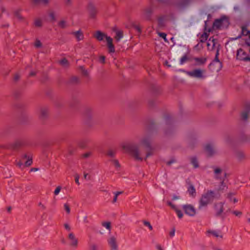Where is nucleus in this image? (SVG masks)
<instances>
[{
	"instance_id": "f257e3e1",
	"label": "nucleus",
	"mask_w": 250,
	"mask_h": 250,
	"mask_svg": "<svg viewBox=\"0 0 250 250\" xmlns=\"http://www.w3.org/2000/svg\"><path fill=\"white\" fill-rule=\"evenodd\" d=\"M164 120L166 124L164 133L166 136H170L176 130L174 119L171 115L166 114L164 116Z\"/></svg>"
},
{
	"instance_id": "f03ea898",
	"label": "nucleus",
	"mask_w": 250,
	"mask_h": 250,
	"mask_svg": "<svg viewBox=\"0 0 250 250\" xmlns=\"http://www.w3.org/2000/svg\"><path fill=\"white\" fill-rule=\"evenodd\" d=\"M215 195L214 191L211 190H208L206 193H203L199 201V209H201L203 207H207L210 202L213 201Z\"/></svg>"
},
{
	"instance_id": "7ed1b4c3",
	"label": "nucleus",
	"mask_w": 250,
	"mask_h": 250,
	"mask_svg": "<svg viewBox=\"0 0 250 250\" xmlns=\"http://www.w3.org/2000/svg\"><path fill=\"white\" fill-rule=\"evenodd\" d=\"M123 148L128 152L134 159L142 161L143 158L140 156L139 147L137 145L129 144L123 146Z\"/></svg>"
},
{
	"instance_id": "20e7f679",
	"label": "nucleus",
	"mask_w": 250,
	"mask_h": 250,
	"mask_svg": "<svg viewBox=\"0 0 250 250\" xmlns=\"http://www.w3.org/2000/svg\"><path fill=\"white\" fill-rule=\"evenodd\" d=\"M24 144L23 141L21 139L16 140L14 142L7 144L3 146L5 149L16 150L19 149Z\"/></svg>"
},
{
	"instance_id": "39448f33",
	"label": "nucleus",
	"mask_w": 250,
	"mask_h": 250,
	"mask_svg": "<svg viewBox=\"0 0 250 250\" xmlns=\"http://www.w3.org/2000/svg\"><path fill=\"white\" fill-rule=\"evenodd\" d=\"M92 112L90 107L85 108L83 111V118L85 123L88 127L92 125Z\"/></svg>"
},
{
	"instance_id": "423d86ee",
	"label": "nucleus",
	"mask_w": 250,
	"mask_h": 250,
	"mask_svg": "<svg viewBox=\"0 0 250 250\" xmlns=\"http://www.w3.org/2000/svg\"><path fill=\"white\" fill-rule=\"evenodd\" d=\"M229 24L228 18L226 16H223L221 18L216 19L213 22V25L216 29H220L223 24L228 26Z\"/></svg>"
},
{
	"instance_id": "0eeeda50",
	"label": "nucleus",
	"mask_w": 250,
	"mask_h": 250,
	"mask_svg": "<svg viewBox=\"0 0 250 250\" xmlns=\"http://www.w3.org/2000/svg\"><path fill=\"white\" fill-rule=\"evenodd\" d=\"M195 0H179L176 3V7L179 10L188 8Z\"/></svg>"
},
{
	"instance_id": "6e6552de",
	"label": "nucleus",
	"mask_w": 250,
	"mask_h": 250,
	"mask_svg": "<svg viewBox=\"0 0 250 250\" xmlns=\"http://www.w3.org/2000/svg\"><path fill=\"white\" fill-rule=\"evenodd\" d=\"M182 208L184 210L185 213L189 216L192 217L196 214V209L192 205H184L182 206Z\"/></svg>"
},
{
	"instance_id": "1a4fd4ad",
	"label": "nucleus",
	"mask_w": 250,
	"mask_h": 250,
	"mask_svg": "<svg viewBox=\"0 0 250 250\" xmlns=\"http://www.w3.org/2000/svg\"><path fill=\"white\" fill-rule=\"evenodd\" d=\"M151 138L149 136L143 137L140 140V144L147 149H151L153 147L151 146Z\"/></svg>"
},
{
	"instance_id": "9d476101",
	"label": "nucleus",
	"mask_w": 250,
	"mask_h": 250,
	"mask_svg": "<svg viewBox=\"0 0 250 250\" xmlns=\"http://www.w3.org/2000/svg\"><path fill=\"white\" fill-rule=\"evenodd\" d=\"M236 57L238 60L241 61L247 62H249V61L247 60L246 59L247 57H250V56L242 48H240L237 51Z\"/></svg>"
},
{
	"instance_id": "9b49d317",
	"label": "nucleus",
	"mask_w": 250,
	"mask_h": 250,
	"mask_svg": "<svg viewBox=\"0 0 250 250\" xmlns=\"http://www.w3.org/2000/svg\"><path fill=\"white\" fill-rule=\"evenodd\" d=\"M87 10L91 19H95L98 13V9L91 2L88 3L87 6Z\"/></svg>"
},
{
	"instance_id": "f8f14e48",
	"label": "nucleus",
	"mask_w": 250,
	"mask_h": 250,
	"mask_svg": "<svg viewBox=\"0 0 250 250\" xmlns=\"http://www.w3.org/2000/svg\"><path fill=\"white\" fill-rule=\"evenodd\" d=\"M250 113V104H246L245 106L244 110L241 112L240 115L241 120L243 122L247 121Z\"/></svg>"
},
{
	"instance_id": "ddd939ff",
	"label": "nucleus",
	"mask_w": 250,
	"mask_h": 250,
	"mask_svg": "<svg viewBox=\"0 0 250 250\" xmlns=\"http://www.w3.org/2000/svg\"><path fill=\"white\" fill-rule=\"evenodd\" d=\"M186 73L190 77L197 78H203V71L200 69H195L192 71H187Z\"/></svg>"
},
{
	"instance_id": "4468645a",
	"label": "nucleus",
	"mask_w": 250,
	"mask_h": 250,
	"mask_svg": "<svg viewBox=\"0 0 250 250\" xmlns=\"http://www.w3.org/2000/svg\"><path fill=\"white\" fill-rule=\"evenodd\" d=\"M224 204L223 202H219L214 205V209L216 211L215 216L222 217L224 213Z\"/></svg>"
},
{
	"instance_id": "2eb2a0df",
	"label": "nucleus",
	"mask_w": 250,
	"mask_h": 250,
	"mask_svg": "<svg viewBox=\"0 0 250 250\" xmlns=\"http://www.w3.org/2000/svg\"><path fill=\"white\" fill-rule=\"evenodd\" d=\"M153 13V9L151 7H148L144 9L143 17L146 21L152 20V15Z\"/></svg>"
},
{
	"instance_id": "dca6fc26",
	"label": "nucleus",
	"mask_w": 250,
	"mask_h": 250,
	"mask_svg": "<svg viewBox=\"0 0 250 250\" xmlns=\"http://www.w3.org/2000/svg\"><path fill=\"white\" fill-rule=\"evenodd\" d=\"M48 117V109L46 107H42L40 109L39 113V118L42 121L44 122Z\"/></svg>"
},
{
	"instance_id": "f3484780",
	"label": "nucleus",
	"mask_w": 250,
	"mask_h": 250,
	"mask_svg": "<svg viewBox=\"0 0 250 250\" xmlns=\"http://www.w3.org/2000/svg\"><path fill=\"white\" fill-rule=\"evenodd\" d=\"M107 242L111 250H118V247L117 244L116 239L114 236H111L108 239Z\"/></svg>"
},
{
	"instance_id": "a211bd4d",
	"label": "nucleus",
	"mask_w": 250,
	"mask_h": 250,
	"mask_svg": "<svg viewBox=\"0 0 250 250\" xmlns=\"http://www.w3.org/2000/svg\"><path fill=\"white\" fill-rule=\"evenodd\" d=\"M167 19V16L166 15H163L157 18L158 26L160 28H162L166 26V21Z\"/></svg>"
},
{
	"instance_id": "6ab92c4d",
	"label": "nucleus",
	"mask_w": 250,
	"mask_h": 250,
	"mask_svg": "<svg viewBox=\"0 0 250 250\" xmlns=\"http://www.w3.org/2000/svg\"><path fill=\"white\" fill-rule=\"evenodd\" d=\"M150 90L151 93L154 96L160 95L162 92V89L160 86L155 84H152L151 85Z\"/></svg>"
},
{
	"instance_id": "aec40b11",
	"label": "nucleus",
	"mask_w": 250,
	"mask_h": 250,
	"mask_svg": "<svg viewBox=\"0 0 250 250\" xmlns=\"http://www.w3.org/2000/svg\"><path fill=\"white\" fill-rule=\"evenodd\" d=\"M107 46L109 53H114L115 51V47L113 44V39L110 37H106Z\"/></svg>"
},
{
	"instance_id": "412c9836",
	"label": "nucleus",
	"mask_w": 250,
	"mask_h": 250,
	"mask_svg": "<svg viewBox=\"0 0 250 250\" xmlns=\"http://www.w3.org/2000/svg\"><path fill=\"white\" fill-rule=\"evenodd\" d=\"M108 37L105 34L101 32V31H97L94 35V37L95 38L99 41H102L104 38L106 40V37Z\"/></svg>"
},
{
	"instance_id": "4be33fe9",
	"label": "nucleus",
	"mask_w": 250,
	"mask_h": 250,
	"mask_svg": "<svg viewBox=\"0 0 250 250\" xmlns=\"http://www.w3.org/2000/svg\"><path fill=\"white\" fill-rule=\"evenodd\" d=\"M195 61V65L197 66L203 65L207 62V58L195 57L193 58Z\"/></svg>"
},
{
	"instance_id": "5701e85b",
	"label": "nucleus",
	"mask_w": 250,
	"mask_h": 250,
	"mask_svg": "<svg viewBox=\"0 0 250 250\" xmlns=\"http://www.w3.org/2000/svg\"><path fill=\"white\" fill-rule=\"evenodd\" d=\"M215 62L219 63V66L218 69L216 70V71L217 72H218L219 71H220L221 69V68H222V66H223L222 62L219 60V57L215 56L214 60L212 61V62H210L209 64L208 68L209 69H211V67L212 65H214Z\"/></svg>"
},
{
	"instance_id": "b1692460",
	"label": "nucleus",
	"mask_w": 250,
	"mask_h": 250,
	"mask_svg": "<svg viewBox=\"0 0 250 250\" xmlns=\"http://www.w3.org/2000/svg\"><path fill=\"white\" fill-rule=\"evenodd\" d=\"M26 159L24 162V166L29 167L31 166L33 163L32 157L28 155L27 154H24L22 156V160Z\"/></svg>"
},
{
	"instance_id": "393cba45",
	"label": "nucleus",
	"mask_w": 250,
	"mask_h": 250,
	"mask_svg": "<svg viewBox=\"0 0 250 250\" xmlns=\"http://www.w3.org/2000/svg\"><path fill=\"white\" fill-rule=\"evenodd\" d=\"M250 33V31L248 30L245 26H242V31L241 34L235 38H233L232 40H236L241 38L242 36H247Z\"/></svg>"
},
{
	"instance_id": "a878e982",
	"label": "nucleus",
	"mask_w": 250,
	"mask_h": 250,
	"mask_svg": "<svg viewBox=\"0 0 250 250\" xmlns=\"http://www.w3.org/2000/svg\"><path fill=\"white\" fill-rule=\"evenodd\" d=\"M147 127L149 131H153L157 128V125L153 120L148 121L147 123Z\"/></svg>"
},
{
	"instance_id": "bb28decb",
	"label": "nucleus",
	"mask_w": 250,
	"mask_h": 250,
	"mask_svg": "<svg viewBox=\"0 0 250 250\" xmlns=\"http://www.w3.org/2000/svg\"><path fill=\"white\" fill-rule=\"evenodd\" d=\"M188 192L189 193L190 196L192 197H195L196 196V189L194 187V186L192 184H190L188 188Z\"/></svg>"
},
{
	"instance_id": "cd10ccee",
	"label": "nucleus",
	"mask_w": 250,
	"mask_h": 250,
	"mask_svg": "<svg viewBox=\"0 0 250 250\" xmlns=\"http://www.w3.org/2000/svg\"><path fill=\"white\" fill-rule=\"evenodd\" d=\"M68 83L71 84H76L80 83V80L78 77L72 76L69 78Z\"/></svg>"
},
{
	"instance_id": "c85d7f7f",
	"label": "nucleus",
	"mask_w": 250,
	"mask_h": 250,
	"mask_svg": "<svg viewBox=\"0 0 250 250\" xmlns=\"http://www.w3.org/2000/svg\"><path fill=\"white\" fill-rule=\"evenodd\" d=\"M190 163L192 165H193V167L194 168H197L199 167V165L198 163V160L197 158L195 156L191 157L190 158Z\"/></svg>"
},
{
	"instance_id": "c756f323",
	"label": "nucleus",
	"mask_w": 250,
	"mask_h": 250,
	"mask_svg": "<svg viewBox=\"0 0 250 250\" xmlns=\"http://www.w3.org/2000/svg\"><path fill=\"white\" fill-rule=\"evenodd\" d=\"M73 34L75 35L78 41H81L83 39V35L81 30L74 32Z\"/></svg>"
},
{
	"instance_id": "7c9ffc66",
	"label": "nucleus",
	"mask_w": 250,
	"mask_h": 250,
	"mask_svg": "<svg viewBox=\"0 0 250 250\" xmlns=\"http://www.w3.org/2000/svg\"><path fill=\"white\" fill-rule=\"evenodd\" d=\"M235 155L239 161H241L245 158V155L243 152L241 151H237L235 152Z\"/></svg>"
},
{
	"instance_id": "2f4dec72",
	"label": "nucleus",
	"mask_w": 250,
	"mask_h": 250,
	"mask_svg": "<svg viewBox=\"0 0 250 250\" xmlns=\"http://www.w3.org/2000/svg\"><path fill=\"white\" fill-rule=\"evenodd\" d=\"M79 103V99L75 96H73L72 98L71 103H70V106L73 108H75L77 106V105Z\"/></svg>"
},
{
	"instance_id": "473e14b6",
	"label": "nucleus",
	"mask_w": 250,
	"mask_h": 250,
	"mask_svg": "<svg viewBox=\"0 0 250 250\" xmlns=\"http://www.w3.org/2000/svg\"><path fill=\"white\" fill-rule=\"evenodd\" d=\"M205 150L208 153L209 156H211L214 153V150L212 146L210 144H207L205 146Z\"/></svg>"
},
{
	"instance_id": "72a5a7b5",
	"label": "nucleus",
	"mask_w": 250,
	"mask_h": 250,
	"mask_svg": "<svg viewBox=\"0 0 250 250\" xmlns=\"http://www.w3.org/2000/svg\"><path fill=\"white\" fill-rule=\"evenodd\" d=\"M208 36H209V34L206 32H204L201 36H200V42H205L207 40H208Z\"/></svg>"
},
{
	"instance_id": "f704fd0d",
	"label": "nucleus",
	"mask_w": 250,
	"mask_h": 250,
	"mask_svg": "<svg viewBox=\"0 0 250 250\" xmlns=\"http://www.w3.org/2000/svg\"><path fill=\"white\" fill-rule=\"evenodd\" d=\"M22 94V90L21 89H16L13 92V96L15 99H19Z\"/></svg>"
},
{
	"instance_id": "c9c22d12",
	"label": "nucleus",
	"mask_w": 250,
	"mask_h": 250,
	"mask_svg": "<svg viewBox=\"0 0 250 250\" xmlns=\"http://www.w3.org/2000/svg\"><path fill=\"white\" fill-rule=\"evenodd\" d=\"M123 32L122 31H117L116 33L115 39L117 42H119L123 38Z\"/></svg>"
},
{
	"instance_id": "e433bc0d",
	"label": "nucleus",
	"mask_w": 250,
	"mask_h": 250,
	"mask_svg": "<svg viewBox=\"0 0 250 250\" xmlns=\"http://www.w3.org/2000/svg\"><path fill=\"white\" fill-rule=\"evenodd\" d=\"M239 140L241 142H248L250 141V136L245 134H242L240 137Z\"/></svg>"
},
{
	"instance_id": "4c0bfd02",
	"label": "nucleus",
	"mask_w": 250,
	"mask_h": 250,
	"mask_svg": "<svg viewBox=\"0 0 250 250\" xmlns=\"http://www.w3.org/2000/svg\"><path fill=\"white\" fill-rule=\"evenodd\" d=\"M207 232L208 233H210L212 234L214 236L216 237H220L221 238H222V235L218 234V232L216 230H208L207 231Z\"/></svg>"
},
{
	"instance_id": "58836bf2",
	"label": "nucleus",
	"mask_w": 250,
	"mask_h": 250,
	"mask_svg": "<svg viewBox=\"0 0 250 250\" xmlns=\"http://www.w3.org/2000/svg\"><path fill=\"white\" fill-rule=\"evenodd\" d=\"M89 140L88 139H83L82 141H81L79 144V146L82 148H84L86 146V144L88 143Z\"/></svg>"
},
{
	"instance_id": "ea45409f",
	"label": "nucleus",
	"mask_w": 250,
	"mask_h": 250,
	"mask_svg": "<svg viewBox=\"0 0 250 250\" xmlns=\"http://www.w3.org/2000/svg\"><path fill=\"white\" fill-rule=\"evenodd\" d=\"M60 64L63 66H67L69 65V62L66 58H63L60 62Z\"/></svg>"
},
{
	"instance_id": "a19ab883",
	"label": "nucleus",
	"mask_w": 250,
	"mask_h": 250,
	"mask_svg": "<svg viewBox=\"0 0 250 250\" xmlns=\"http://www.w3.org/2000/svg\"><path fill=\"white\" fill-rule=\"evenodd\" d=\"M132 27L135 29L139 33L142 32V29L139 25L136 24L135 23L132 24Z\"/></svg>"
},
{
	"instance_id": "79ce46f5",
	"label": "nucleus",
	"mask_w": 250,
	"mask_h": 250,
	"mask_svg": "<svg viewBox=\"0 0 250 250\" xmlns=\"http://www.w3.org/2000/svg\"><path fill=\"white\" fill-rule=\"evenodd\" d=\"M147 152L146 154V157L145 158V160L146 161L147 158L149 156L153 155V151L154 150V148L152 147L151 149H147Z\"/></svg>"
},
{
	"instance_id": "37998d69",
	"label": "nucleus",
	"mask_w": 250,
	"mask_h": 250,
	"mask_svg": "<svg viewBox=\"0 0 250 250\" xmlns=\"http://www.w3.org/2000/svg\"><path fill=\"white\" fill-rule=\"evenodd\" d=\"M175 211L176 212L178 217L179 218L181 219L183 216V213L182 212V211L179 209H178L177 208L174 209Z\"/></svg>"
},
{
	"instance_id": "c03bdc74",
	"label": "nucleus",
	"mask_w": 250,
	"mask_h": 250,
	"mask_svg": "<svg viewBox=\"0 0 250 250\" xmlns=\"http://www.w3.org/2000/svg\"><path fill=\"white\" fill-rule=\"evenodd\" d=\"M156 1L159 3L169 5L170 4V0H156Z\"/></svg>"
},
{
	"instance_id": "a18cd8bd",
	"label": "nucleus",
	"mask_w": 250,
	"mask_h": 250,
	"mask_svg": "<svg viewBox=\"0 0 250 250\" xmlns=\"http://www.w3.org/2000/svg\"><path fill=\"white\" fill-rule=\"evenodd\" d=\"M80 68L81 70V73H82V75L85 77H88V73L87 70L85 69L83 66H81Z\"/></svg>"
},
{
	"instance_id": "49530a36",
	"label": "nucleus",
	"mask_w": 250,
	"mask_h": 250,
	"mask_svg": "<svg viewBox=\"0 0 250 250\" xmlns=\"http://www.w3.org/2000/svg\"><path fill=\"white\" fill-rule=\"evenodd\" d=\"M20 10H17V11H16L15 12H14V15L16 17H17L19 20H22L23 18V17L21 16V15L20 14Z\"/></svg>"
},
{
	"instance_id": "de8ad7c7",
	"label": "nucleus",
	"mask_w": 250,
	"mask_h": 250,
	"mask_svg": "<svg viewBox=\"0 0 250 250\" xmlns=\"http://www.w3.org/2000/svg\"><path fill=\"white\" fill-rule=\"evenodd\" d=\"M35 4H38L42 2L44 4H47L49 2V0H32Z\"/></svg>"
},
{
	"instance_id": "09e8293b",
	"label": "nucleus",
	"mask_w": 250,
	"mask_h": 250,
	"mask_svg": "<svg viewBox=\"0 0 250 250\" xmlns=\"http://www.w3.org/2000/svg\"><path fill=\"white\" fill-rule=\"evenodd\" d=\"M34 25L36 27H40L42 26V22L41 20L37 19L35 21Z\"/></svg>"
},
{
	"instance_id": "8fccbe9b",
	"label": "nucleus",
	"mask_w": 250,
	"mask_h": 250,
	"mask_svg": "<svg viewBox=\"0 0 250 250\" xmlns=\"http://www.w3.org/2000/svg\"><path fill=\"white\" fill-rule=\"evenodd\" d=\"M116 152L114 151H113L112 150H109L107 151L106 154L107 156L113 158L115 157Z\"/></svg>"
},
{
	"instance_id": "3c124183",
	"label": "nucleus",
	"mask_w": 250,
	"mask_h": 250,
	"mask_svg": "<svg viewBox=\"0 0 250 250\" xmlns=\"http://www.w3.org/2000/svg\"><path fill=\"white\" fill-rule=\"evenodd\" d=\"M188 58L187 55H185L180 59V64H183L186 61L188 60Z\"/></svg>"
},
{
	"instance_id": "603ef678",
	"label": "nucleus",
	"mask_w": 250,
	"mask_h": 250,
	"mask_svg": "<svg viewBox=\"0 0 250 250\" xmlns=\"http://www.w3.org/2000/svg\"><path fill=\"white\" fill-rule=\"evenodd\" d=\"M58 25L61 28H65L66 27V21H63V20H62V21H61L59 23H58Z\"/></svg>"
},
{
	"instance_id": "864d4df0",
	"label": "nucleus",
	"mask_w": 250,
	"mask_h": 250,
	"mask_svg": "<svg viewBox=\"0 0 250 250\" xmlns=\"http://www.w3.org/2000/svg\"><path fill=\"white\" fill-rule=\"evenodd\" d=\"M102 225L105 227L107 229L110 230L111 229V223L109 222H104L102 224Z\"/></svg>"
},
{
	"instance_id": "5fc2aeb1",
	"label": "nucleus",
	"mask_w": 250,
	"mask_h": 250,
	"mask_svg": "<svg viewBox=\"0 0 250 250\" xmlns=\"http://www.w3.org/2000/svg\"><path fill=\"white\" fill-rule=\"evenodd\" d=\"M158 35L159 36L161 37L162 38H163L164 41L165 42H167V34L164 32H160L158 33Z\"/></svg>"
},
{
	"instance_id": "6e6d98bb",
	"label": "nucleus",
	"mask_w": 250,
	"mask_h": 250,
	"mask_svg": "<svg viewBox=\"0 0 250 250\" xmlns=\"http://www.w3.org/2000/svg\"><path fill=\"white\" fill-rule=\"evenodd\" d=\"M64 209L65 210L66 212H67V213L69 214L70 212V208L69 205L67 203H65L64 205Z\"/></svg>"
},
{
	"instance_id": "4d7b16f0",
	"label": "nucleus",
	"mask_w": 250,
	"mask_h": 250,
	"mask_svg": "<svg viewBox=\"0 0 250 250\" xmlns=\"http://www.w3.org/2000/svg\"><path fill=\"white\" fill-rule=\"evenodd\" d=\"M144 224L145 226L148 227L150 230L152 229V226L151 225L150 223L149 222L145 221H144Z\"/></svg>"
},
{
	"instance_id": "13d9d810",
	"label": "nucleus",
	"mask_w": 250,
	"mask_h": 250,
	"mask_svg": "<svg viewBox=\"0 0 250 250\" xmlns=\"http://www.w3.org/2000/svg\"><path fill=\"white\" fill-rule=\"evenodd\" d=\"M78 245V240L77 239H75L71 240V242L70 243V245L72 247H76Z\"/></svg>"
},
{
	"instance_id": "bf43d9fd",
	"label": "nucleus",
	"mask_w": 250,
	"mask_h": 250,
	"mask_svg": "<svg viewBox=\"0 0 250 250\" xmlns=\"http://www.w3.org/2000/svg\"><path fill=\"white\" fill-rule=\"evenodd\" d=\"M61 188H62L60 186H58V187L56 188L54 192V193L55 195H57L60 193Z\"/></svg>"
},
{
	"instance_id": "052dcab7",
	"label": "nucleus",
	"mask_w": 250,
	"mask_h": 250,
	"mask_svg": "<svg viewBox=\"0 0 250 250\" xmlns=\"http://www.w3.org/2000/svg\"><path fill=\"white\" fill-rule=\"evenodd\" d=\"M20 79V75L19 74H16L13 78V80L15 82H17Z\"/></svg>"
},
{
	"instance_id": "680f3d73",
	"label": "nucleus",
	"mask_w": 250,
	"mask_h": 250,
	"mask_svg": "<svg viewBox=\"0 0 250 250\" xmlns=\"http://www.w3.org/2000/svg\"><path fill=\"white\" fill-rule=\"evenodd\" d=\"M105 57L104 56H101L99 58V61L101 63H105Z\"/></svg>"
},
{
	"instance_id": "e2e57ef3",
	"label": "nucleus",
	"mask_w": 250,
	"mask_h": 250,
	"mask_svg": "<svg viewBox=\"0 0 250 250\" xmlns=\"http://www.w3.org/2000/svg\"><path fill=\"white\" fill-rule=\"evenodd\" d=\"M155 101L154 100H150L148 101V105L150 107H152L154 106Z\"/></svg>"
},
{
	"instance_id": "0e129e2a",
	"label": "nucleus",
	"mask_w": 250,
	"mask_h": 250,
	"mask_svg": "<svg viewBox=\"0 0 250 250\" xmlns=\"http://www.w3.org/2000/svg\"><path fill=\"white\" fill-rule=\"evenodd\" d=\"M113 163V164H114L115 166L116 167H120V165L119 163V161L117 160H113L112 161Z\"/></svg>"
},
{
	"instance_id": "69168bd1",
	"label": "nucleus",
	"mask_w": 250,
	"mask_h": 250,
	"mask_svg": "<svg viewBox=\"0 0 250 250\" xmlns=\"http://www.w3.org/2000/svg\"><path fill=\"white\" fill-rule=\"evenodd\" d=\"M89 250H98V249L96 245L92 244L89 247Z\"/></svg>"
},
{
	"instance_id": "338daca9",
	"label": "nucleus",
	"mask_w": 250,
	"mask_h": 250,
	"mask_svg": "<svg viewBox=\"0 0 250 250\" xmlns=\"http://www.w3.org/2000/svg\"><path fill=\"white\" fill-rule=\"evenodd\" d=\"M42 44L41 42L39 40H37L35 43V46L39 48L42 46Z\"/></svg>"
},
{
	"instance_id": "774afa93",
	"label": "nucleus",
	"mask_w": 250,
	"mask_h": 250,
	"mask_svg": "<svg viewBox=\"0 0 250 250\" xmlns=\"http://www.w3.org/2000/svg\"><path fill=\"white\" fill-rule=\"evenodd\" d=\"M167 204L173 210H174L177 208L176 206L173 204L170 201H167Z\"/></svg>"
}]
</instances>
